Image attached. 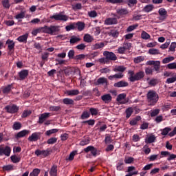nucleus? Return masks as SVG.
<instances>
[{
  "mask_svg": "<svg viewBox=\"0 0 176 176\" xmlns=\"http://www.w3.org/2000/svg\"><path fill=\"white\" fill-rule=\"evenodd\" d=\"M148 104L150 107L155 106L159 101V94L154 90H150L146 94Z\"/></svg>",
  "mask_w": 176,
  "mask_h": 176,
  "instance_id": "nucleus-1",
  "label": "nucleus"
},
{
  "mask_svg": "<svg viewBox=\"0 0 176 176\" xmlns=\"http://www.w3.org/2000/svg\"><path fill=\"white\" fill-rule=\"evenodd\" d=\"M44 34H50V35H56V32L60 31V26L51 25L50 27L45 25L43 26Z\"/></svg>",
  "mask_w": 176,
  "mask_h": 176,
  "instance_id": "nucleus-2",
  "label": "nucleus"
},
{
  "mask_svg": "<svg viewBox=\"0 0 176 176\" xmlns=\"http://www.w3.org/2000/svg\"><path fill=\"white\" fill-rule=\"evenodd\" d=\"M130 49H131V43H124L122 46L118 48L117 53H118V54H124L126 53V50H130Z\"/></svg>",
  "mask_w": 176,
  "mask_h": 176,
  "instance_id": "nucleus-3",
  "label": "nucleus"
},
{
  "mask_svg": "<svg viewBox=\"0 0 176 176\" xmlns=\"http://www.w3.org/2000/svg\"><path fill=\"white\" fill-rule=\"evenodd\" d=\"M52 20H56V21H67L68 16L63 14V13L55 14L50 16Z\"/></svg>",
  "mask_w": 176,
  "mask_h": 176,
  "instance_id": "nucleus-4",
  "label": "nucleus"
},
{
  "mask_svg": "<svg viewBox=\"0 0 176 176\" xmlns=\"http://www.w3.org/2000/svg\"><path fill=\"white\" fill-rule=\"evenodd\" d=\"M103 56L107 58L108 61H116V60H118V56L112 52L104 51Z\"/></svg>",
  "mask_w": 176,
  "mask_h": 176,
  "instance_id": "nucleus-5",
  "label": "nucleus"
},
{
  "mask_svg": "<svg viewBox=\"0 0 176 176\" xmlns=\"http://www.w3.org/2000/svg\"><path fill=\"white\" fill-rule=\"evenodd\" d=\"M5 109L8 113H17V112H19V107L14 104H11L7 105L5 107Z\"/></svg>",
  "mask_w": 176,
  "mask_h": 176,
  "instance_id": "nucleus-6",
  "label": "nucleus"
},
{
  "mask_svg": "<svg viewBox=\"0 0 176 176\" xmlns=\"http://www.w3.org/2000/svg\"><path fill=\"white\" fill-rule=\"evenodd\" d=\"M50 148H47L46 150L37 149L35 151L34 154L37 156H41V157H47V156L50 155Z\"/></svg>",
  "mask_w": 176,
  "mask_h": 176,
  "instance_id": "nucleus-7",
  "label": "nucleus"
},
{
  "mask_svg": "<svg viewBox=\"0 0 176 176\" xmlns=\"http://www.w3.org/2000/svg\"><path fill=\"white\" fill-rule=\"evenodd\" d=\"M10 152H12V149L10 147L6 146V147H3V146H0V156H10Z\"/></svg>",
  "mask_w": 176,
  "mask_h": 176,
  "instance_id": "nucleus-8",
  "label": "nucleus"
},
{
  "mask_svg": "<svg viewBox=\"0 0 176 176\" xmlns=\"http://www.w3.org/2000/svg\"><path fill=\"white\" fill-rule=\"evenodd\" d=\"M126 94L124 93L120 94L117 96L116 102L121 104H126L127 100H126Z\"/></svg>",
  "mask_w": 176,
  "mask_h": 176,
  "instance_id": "nucleus-9",
  "label": "nucleus"
},
{
  "mask_svg": "<svg viewBox=\"0 0 176 176\" xmlns=\"http://www.w3.org/2000/svg\"><path fill=\"white\" fill-rule=\"evenodd\" d=\"M144 76H145V73L143 71H140L134 75V77L132 78V82L141 80V79H143Z\"/></svg>",
  "mask_w": 176,
  "mask_h": 176,
  "instance_id": "nucleus-10",
  "label": "nucleus"
},
{
  "mask_svg": "<svg viewBox=\"0 0 176 176\" xmlns=\"http://www.w3.org/2000/svg\"><path fill=\"white\" fill-rule=\"evenodd\" d=\"M41 137V133L39 132H35L33 133L29 138L28 141H30V142H36V141H38Z\"/></svg>",
  "mask_w": 176,
  "mask_h": 176,
  "instance_id": "nucleus-11",
  "label": "nucleus"
},
{
  "mask_svg": "<svg viewBox=\"0 0 176 176\" xmlns=\"http://www.w3.org/2000/svg\"><path fill=\"white\" fill-rule=\"evenodd\" d=\"M105 25H114L118 24V19L117 18H107L104 20Z\"/></svg>",
  "mask_w": 176,
  "mask_h": 176,
  "instance_id": "nucleus-12",
  "label": "nucleus"
},
{
  "mask_svg": "<svg viewBox=\"0 0 176 176\" xmlns=\"http://www.w3.org/2000/svg\"><path fill=\"white\" fill-rule=\"evenodd\" d=\"M48 118H50V113H42L40 117L38 118V122L39 124H42L45 122L46 119H48Z\"/></svg>",
  "mask_w": 176,
  "mask_h": 176,
  "instance_id": "nucleus-13",
  "label": "nucleus"
},
{
  "mask_svg": "<svg viewBox=\"0 0 176 176\" xmlns=\"http://www.w3.org/2000/svg\"><path fill=\"white\" fill-rule=\"evenodd\" d=\"M158 13L161 17H160V20L164 21L167 19V10L164 8H160L158 10Z\"/></svg>",
  "mask_w": 176,
  "mask_h": 176,
  "instance_id": "nucleus-14",
  "label": "nucleus"
},
{
  "mask_svg": "<svg viewBox=\"0 0 176 176\" xmlns=\"http://www.w3.org/2000/svg\"><path fill=\"white\" fill-rule=\"evenodd\" d=\"M116 13L121 17H124V16H127L129 10L126 8H119L117 9Z\"/></svg>",
  "mask_w": 176,
  "mask_h": 176,
  "instance_id": "nucleus-15",
  "label": "nucleus"
},
{
  "mask_svg": "<svg viewBox=\"0 0 176 176\" xmlns=\"http://www.w3.org/2000/svg\"><path fill=\"white\" fill-rule=\"evenodd\" d=\"M101 100H103L105 104H109V102L112 101V96L109 94H104L101 96Z\"/></svg>",
  "mask_w": 176,
  "mask_h": 176,
  "instance_id": "nucleus-16",
  "label": "nucleus"
},
{
  "mask_svg": "<svg viewBox=\"0 0 176 176\" xmlns=\"http://www.w3.org/2000/svg\"><path fill=\"white\" fill-rule=\"evenodd\" d=\"M6 45H8V49L10 52L14 50V46H16V43L13 40L8 39L6 41Z\"/></svg>",
  "mask_w": 176,
  "mask_h": 176,
  "instance_id": "nucleus-17",
  "label": "nucleus"
},
{
  "mask_svg": "<svg viewBox=\"0 0 176 176\" xmlns=\"http://www.w3.org/2000/svg\"><path fill=\"white\" fill-rule=\"evenodd\" d=\"M129 82L124 80H121L114 83V87H127Z\"/></svg>",
  "mask_w": 176,
  "mask_h": 176,
  "instance_id": "nucleus-18",
  "label": "nucleus"
},
{
  "mask_svg": "<svg viewBox=\"0 0 176 176\" xmlns=\"http://www.w3.org/2000/svg\"><path fill=\"white\" fill-rule=\"evenodd\" d=\"M28 134H30V131L23 130L16 134V138H22V137H25Z\"/></svg>",
  "mask_w": 176,
  "mask_h": 176,
  "instance_id": "nucleus-19",
  "label": "nucleus"
},
{
  "mask_svg": "<svg viewBox=\"0 0 176 176\" xmlns=\"http://www.w3.org/2000/svg\"><path fill=\"white\" fill-rule=\"evenodd\" d=\"M21 80H24L28 76V70H22L19 73Z\"/></svg>",
  "mask_w": 176,
  "mask_h": 176,
  "instance_id": "nucleus-20",
  "label": "nucleus"
},
{
  "mask_svg": "<svg viewBox=\"0 0 176 176\" xmlns=\"http://www.w3.org/2000/svg\"><path fill=\"white\" fill-rule=\"evenodd\" d=\"M153 9H155V6H153V4H148L144 6L143 11L146 13H149V12H152Z\"/></svg>",
  "mask_w": 176,
  "mask_h": 176,
  "instance_id": "nucleus-21",
  "label": "nucleus"
},
{
  "mask_svg": "<svg viewBox=\"0 0 176 176\" xmlns=\"http://www.w3.org/2000/svg\"><path fill=\"white\" fill-rule=\"evenodd\" d=\"M104 46H105V44L104 43H97L92 45V49H94V50H97L98 49H102Z\"/></svg>",
  "mask_w": 176,
  "mask_h": 176,
  "instance_id": "nucleus-22",
  "label": "nucleus"
},
{
  "mask_svg": "<svg viewBox=\"0 0 176 176\" xmlns=\"http://www.w3.org/2000/svg\"><path fill=\"white\" fill-rule=\"evenodd\" d=\"M76 24V28L78 30V31H83L85 30V23L78 21L75 23Z\"/></svg>",
  "mask_w": 176,
  "mask_h": 176,
  "instance_id": "nucleus-23",
  "label": "nucleus"
},
{
  "mask_svg": "<svg viewBox=\"0 0 176 176\" xmlns=\"http://www.w3.org/2000/svg\"><path fill=\"white\" fill-rule=\"evenodd\" d=\"M78 42H80V37L79 36H72L70 38V43L74 45V43H78Z\"/></svg>",
  "mask_w": 176,
  "mask_h": 176,
  "instance_id": "nucleus-24",
  "label": "nucleus"
},
{
  "mask_svg": "<svg viewBox=\"0 0 176 176\" xmlns=\"http://www.w3.org/2000/svg\"><path fill=\"white\" fill-rule=\"evenodd\" d=\"M94 41V38L90 34H87L84 36V42H87V43H90Z\"/></svg>",
  "mask_w": 176,
  "mask_h": 176,
  "instance_id": "nucleus-25",
  "label": "nucleus"
},
{
  "mask_svg": "<svg viewBox=\"0 0 176 176\" xmlns=\"http://www.w3.org/2000/svg\"><path fill=\"white\" fill-rule=\"evenodd\" d=\"M50 176H57V166L54 165L52 166L50 170Z\"/></svg>",
  "mask_w": 176,
  "mask_h": 176,
  "instance_id": "nucleus-26",
  "label": "nucleus"
},
{
  "mask_svg": "<svg viewBox=\"0 0 176 176\" xmlns=\"http://www.w3.org/2000/svg\"><path fill=\"white\" fill-rule=\"evenodd\" d=\"M65 94H67V96H78V94H79V90L78 89L68 90L66 91Z\"/></svg>",
  "mask_w": 176,
  "mask_h": 176,
  "instance_id": "nucleus-27",
  "label": "nucleus"
},
{
  "mask_svg": "<svg viewBox=\"0 0 176 176\" xmlns=\"http://www.w3.org/2000/svg\"><path fill=\"white\" fill-rule=\"evenodd\" d=\"M175 60V57L174 56H168L166 58H164L162 60V64H168V63H171V61H174Z\"/></svg>",
  "mask_w": 176,
  "mask_h": 176,
  "instance_id": "nucleus-28",
  "label": "nucleus"
},
{
  "mask_svg": "<svg viewBox=\"0 0 176 176\" xmlns=\"http://www.w3.org/2000/svg\"><path fill=\"white\" fill-rule=\"evenodd\" d=\"M126 70V67L124 66H116L113 69L114 72H121L123 74Z\"/></svg>",
  "mask_w": 176,
  "mask_h": 176,
  "instance_id": "nucleus-29",
  "label": "nucleus"
},
{
  "mask_svg": "<svg viewBox=\"0 0 176 176\" xmlns=\"http://www.w3.org/2000/svg\"><path fill=\"white\" fill-rule=\"evenodd\" d=\"M41 32H44L45 33L43 27H41V28L34 30L32 32V35H34V36H36V35H38V34H40Z\"/></svg>",
  "mask_w": 176,
  "mask_h": 176,
  "instance_id": "nucleus-30",
  "label": "nucleus"
},
{
  "mask_svg": "<svg viewBox=\"0 0 176 176\" xmlns=\"http://www.w3.org/2000/svg\"><path fill=\"white\" fill-rule=\"evenodd\" d=\"M141 38L144 41H148V39H151V35L143 30L141 34Z\"/></svg>",
  "mask_w": 176,
  "mask_h": 176,
  "instance_id": "nucleus-31",
  "label": "nucleus"
},
{
  "mask_svg": "<svg viewBox=\"0 0 176 176\" xmlns=\"http://www.w3.org/2000/svg\"><path fill=\"white\" fill-rule=\"evenodd\" d=\"M63 104L65 105H74V100L68 98H65L63 100Z\"/></svg>",
  "mask_w": 176,
  "mask_h": 176,
  "instance_id": "nucleus-32",
  "label": "nucleus"
},
{
  "mask_svg": "<svg viewBox=\"0 0 176 176\" xmlns=\"http://www.w3.org/2000/svg\"><path fill=\"white\" fill-rule=\"evenodd\" d=\"M27 39H28V34H23L17 38L19 42H27Z\"/></svg>",
  "mask_w": 176,
  "mask_h": 176,
  "instance_id": "nucleus-33",
  "label": "nucleus"
},
{
  "mask_svg": "<svg viewBox=\"0 0 176 176\" xmlns=\"http://www.w3.org/2000/svg\"><path fill=\"white\" fill-rule=\"evenodd\" d=\"M144 60H145V57L137 56V57L134 58L133 63H135V64H140V63H142V61H144Z\"/></svg>",
  "mask_w": 176,
  "mask_h": 176,
  "instance_id": "nucleus-34",
  "label": "nucleus"
},
{
  "mask_svg": "<svg viewBox=\"0 0 176 176\" xmlns=\"http://www.w3.org/2000/svg\"><path fill=\"white\" fill-rule=\"evenodd\" d=\"M153 65L155 71H156L157 73L160 72V61L156 60Z\"/></svg>",
  "mask_w": 176,
  "mask_h": 176,
  "instance_id": "nucleus-35",
  "label": "nucleus"
},
{
  "mask_svg": "<svg viewBox=\"0 0 176 176\" xmlns=\"http://www.w3.org/2000/svg\"><path fill=\"white\" fill-rule=\"evenodd\" d=\"M156 140V137L155 135H150L145 140V142L146 144H152Z\"/></svg>",
  "mask_w": 176,
  "mask_h": 176,
  "instance_id": "nucleus-36",
  "label": "nucleus"
},
{
  "mask_svg": "<svg viewBox=\"0 0 176 176\" xmlns=\"http://www.w3.org/2000/svg\"><path fill=\"white\" fill-rule=\"evenodd\" d=\"M10 159L12 163H19L20 160H21V158L17 155H12Z\"/></svg>",
  "mask_w": 176,
  "mask_h": 176,
  "instance_id": "nucleus-37",
  "label": "nucleus"
},
{
  "mask_svg": "<svg viewBox=\"0 0 176 176\" xmlns=\"http://www.w3.org/2000/svg\"><path fill=\"white\" fill-rule=\"evenodd\" d=\"M107 2H109V3H124L126 2V0H106Z\"/></svg>",
  "mask_w": 176,
  "mask_h": 176,
  "instance_id": "nucleus-38",
  "label": "nucleus"
},
{
  "mask_svg": "<svg viewBox=\"0 0 176 176\" xmlns=\"http://www.w3.org/2000/svg\"><path fill=\"white\" fill-rule=\"evenodd\" d=\"M104 83H108V80H107V78L104 77H100L97 80L98 85H104Z\"/></svg>",
  "mask_w": 176,
  "mask_h": 176,
  "instance_id": "nucleus-39",
  "label": "nucleus"
},
{
  "mask_svg": "<svg viewBox=\"0 0 176 176\" xmlns=\"http://www.w3.org/2000/svg\"><path fill=\"white\" fill-rule=\"evenodd\" d=\"M50 111H51L52 112H58V111H61V107L51 106V107H50Z\"/></svg>",
  "mask_w": 176,
  "mask_h": 176,
  "instance_id": "nucleus-40",
  "label": "nucleus"
},
{
  "mask_svg": "<svg viewBox=\"0 0 176 176\" xmlns=\"http://www.w3.org/2000/svg\"><path fill=\"white\" fill-rule=\"evenodd\" d=\"M58 131V129H53L51 130H48L45 132V135H47L48 137H50L52 134H54Z\"/></svg>",
  "mask_w": 176,
  "mask_h": 176,
  "instance_id": "nucleus-41",
  "label": "nucleus"
},
{
  "mask_svg": "<svg viewBox=\"0 0 176 176\" xmlns=\"http://www.w3.org/2000/svg\"><path fill=\"white\" fill-rule=\"evenodd\" d=\"M148 53L153 55L160 54V51L156 48H151L148 50Z\"/></svg>",
  "mask_w": 176,
  "mask_h": 176,
  "instance_id": "nucleus-42",
  "label": "nucleus"
},
{
  "mask_svg": "<svg viewBox=\"0 0 176 176\" xmlns=\"http://www.w3.org/2000/svg\"><path fill=\"white\" fill-rule=\"evenodd\" d=\"M157 83H159V80L156 79V78H153L151 79L148 82V84L150 86H156V85H157Z\"/></svg>",
  "mask_w": 176,
  "mask_h": 176,
  "instance_id": "nucleus-43",
  "label": "nucleus"
},
{
  "mask_svg": "<svg viewBox=\"0 0 176 176\" xmlns=\"http://www.w3.org/2000/svg\"><path fill=\"white\" fill-rule=\"evenodd\" d=\"M141 119V117L138 116L135 118L131 120L130 121V124L131 126H135V124H137V123H138L139 120Z\"/></svg>",
  "mask_w": 176,
  "mask_h": 176,
  "instance_id": "nucleus-44",
  "label": "nucleus"
},
{
  "mask_svg": "<svg viewBox=\"0 0 176 176\" xmlns=\"http://www.w3.org/2000/svg\"><path fill=\"white\" fill-rule=\"evenodd\" d=\"M41 173L39 168H34L32 173H30V176H38Z\"/></svg>",
  "mask_w": 176,
  "mask_h": 176,
  "instance_id": "nucleus-45",
  "label": "nucleus"
},
{
  "mask_svg": "<svg viewBox=\"0 0 176 176\" xmlns=\"http://www.w3.org/2000/svg\"><path fill=\"white\" fill-rule=\"evenodd\" d=\"M133 112H134V111L133 110V107H129L128 109H126V118H130V116H131V115H133Z\"/></svg>",
  "mask_w": 176,
  "mask_h": 176,
  "instance_id": "nucleus-46",
  "label": "nucleus"
},
{
  "mask_svg": "<svg viewBox=\"0 0 176 176\" xmlns=\"http://www.w3.org/2000/svg\"><path fill=\"white\" fill-rule=\"evenodd\" d=\"M76 155V151H72L70 154L68 158H66V160L69 162H72L74 160L75 156Z\"/></svg>",
  "mask_w": 176,
  "mask_h": 176,
  "instance_id": "nucleus-47",
  "label": "nucleus"
},
{
  "mask_svg": "<svg viewBox=\"0 0 176 176\" xmlns=\"http://www.w3.org/2000/svg\"><path fill=\"white\" fill-rule=\"evenodd\" d=\"M13 130H20L21 129V123L15 122L12 126Z\"/></svg>",
  "mask_w": 176,
  "mask_h": 176,
  "instance_id": "nucleus-48",
  "label": "nucleus"
},
{
  "mask_svg": "<svg viewBox=\"0 0 176 176\" xmlns=\"http://www.w3.org/2000/svg\"><path fill=\"white\" fill-rule=\"evenodd\" d=\"M11 90H12V85H9L3 89V93L4 94H8L10 93Z\"/></svg>",
  "mask_w": 176,
  "mask_h": 176,
  "instance_id": "nucleus-49",
  "label": "nucleus"
},
{
  "mask_svg": "<svg viewBox=\"0 0 176 176\" xmlns=\"http://www.w3.org/2000/svg\"><path fill=\"white\" fill-rule=\"evenodd\" d=\"M159 113H160V109H155L153 111H151V116L152 118L155 117V116H157V115H159Z\"/></svg>",
  "mask_w": 176,
  "mask_h": 176,
  "instance_id": "nucleus-50",
  "label": "nucleus"
},
{
  "mask_svg": "<svg viewBox=\"0 0 176 176\" xmlns=\"http://www.w3.org/2000/svg\"><path fill=\"white\" fill-rule=\"evenodd\" d=\"M24 17H25V12H21L19 14H18L15 16V19H16V20H20L21 19H24Z\"/></svg>",
  "mask_w": 176,
  "mask_h": 176,
  "instance_id": "nucleus-51",
  "label": "nucleus"
},
{
  "mask_svg": "<svg viewBox=\"0 0 176 176\" xmlns=\"http://www.w3.org/2000/svg\"><path fill=\"white\" fill-rule=\"evenodd\" d=\"M57 142V138H51L47 140V143L49 145H53V144H56Z\"/></svg>",
  "mask_w": 176,
  "mask_h": 176,
  "instance_id": "nucleus-52",
  "label": "nucleus"
},
{
  "mask_svg": "<svg viewBox=\"0 0 176 176\" xmlns=\"http://www.w3.org/2000/svg\"><path fill=\"white\" fill-rule=\"evenodd\" d=\"M75 28H76V25L75 23L65 27L66 31H71V30H75Z\"/></svg>",
  "mask_w": 176,
  "mask_h": 176,
  "instance_id": "nucleus-53",
  "label": "nucleus"
},
{
  "mask_svg": "<svg viewBox=\"0 0 176 176\" xmlns=\"http://www.w3.org/2000/svg\"><path fill=\"white\" fill-rule=\"evenodd\" d=\"M174 82H176V76L174 75L172 78H168L166 79V83H168V85H170V83H174Z\"/></svg>",
  "mask_w": 176,
  "mask_h": 176,
  "instance_id": "nucleus-54",
  "label": "nucleus"
},
{
  "mask_svg": "<svg viewBox=\"0 0 176 176\" xmlns=\"http://www.w3.org/2000/svg\"><path fill=\"white\" fill-rule=\"evenodd\" d=\"M88 16L92 19H94L95 17H97L98 14H97V12H96L95 10H92V11L88 12Z\"/></svg>",
  "mask_w": 176,
  "mask_h": 176,
  "instance_id": "nucleus-55",
  "label": "nucleus"
},
{
  "mask_svg": "<svg viewBox=\"0 0 176 176\" xmlns=\"http://www.w3.org/2000/svg\"><path fill=\"white\" fill-rule=\"evenodd\" d=\"M2 5L6 9H9L10 8V3H9V0H3Z\"/></svg>",
  "mask_w": 176,
  "mask_h": 176,
  "instance_id": "nucleus-56",
  "label": "nucleus"
},
{
  "mask_svg": "<svg viewBox=\"0 0 176 176\" xmlns=\"http://www.w3.org/2000/svg\"><path fill=\"white\" fill-rule=\"evenodd\" d=\"M170 131L171 129L170 127H166L162 130L161 134L162 135H167V134H168V133H170Z\"/></svg>",
  "mask_w": 176,
  "mask_h": 176,
  "instance_id": "nucleus-57",
  "label": "nucleus"
},
{
  "mask_svg": "<svg viewBox=\"0 0 176 176\" xmlns=\"http://www.w3.org/2000/svg\"><path fill=\"white\" fill-rule=\"evenodd\" d=\"M166 68L168 69H176V63H171L167 65Z\"/></svg>",
  "mask_w": 176,
  "mask_h": 176,
  "instance_id": "nucleus-58",
  "label": "nucleus"
},
{
  "mask_svg": "<svg viewBox=\"0 0 176 176\" xmlns=\"http://www.w3.org/2000/svg\"><path fill=\"white\" fill-rule=\"evenodd\" d=\"M31 113V110H25L21 115V118H27V116H30Z\"/></svg>",
  "mask_w": 176,
  "mask_h": 176,
  "instance_id": "nucleus-59",
  "label": "nucleus"
},
{
  "mask_svg": "<svg viewBox=\"0 0 176 176\" xmlns=\"http://www.w3.org/2000/svg\"><path fill=\"white\" fill-rule=\"evenodd\" d=\"M145 73L146 75H153V69L151 67H146Z\"/></svg>",
  "mask_w": 176,
  "mask_h": 176,
  "instance_id": "nucleus-60",
  "label": "nucleus"
},
{
  "mask_svg": "<svg viewBox=\"0 0 176 176\" xmlns=\"http://www.w3.org/2000/svg\"><path fill=\"white\" fill-rule=\"evenodd\" d=\"M138 27V25H132L127 28L126 32H131V31H134L135 28Z\"/></svg>",
  "mask_w": 176,
  "mask_h": 176,
  "instance_id": "nucleus-61",
  "label": "nucleus"
},
{
  "mask_svg": "<svg viewBox=\"0 0 176 176\" xmlns=\"http://www.w3.org/2000/svg\"><path fill=\"white\" fill-rule=\"evenodd\" d=\"M141 140V138L140 137V135H138V134H134L132 137V141L133 142H138V141H140Z\"/></svg>",
  "mask_w": 176,
  "mask_h": 176,
  "instance_id": "nucleus-62",
  "label": "nucleus"
},
{
  "mask_svg": "<svg viewBox=\"0 0 176 176\" xmlns=\"http://www.w3.org/2000/svg\"><path fill=\"white\" fill-rule=\"evenodd\" d=\"M98 61L100 63V64H108L109 61L107 60V57L104 56V58H100L98 59Z\"/></svg>",
  "mask_w": 176,
  "mask_h": 176,
  "instance_id": "nucleus-63",
  "label": "nucleus"
},
{
  "mask_svg": "<svg viewBox=\"0 0 176 176\" xmlns=\"http://www.w3.org/2000/svg\"><path fill=\"white\" fill-rule=\"evenodd\" d=\"M175 48H176V43L173 42L170 45L168 52H175Z\"/></svg>",
  "mask_w": 176,
  "mask_h": 176,
  "instance_id": "nucleus-64",
  "label": "nucleus"
}]
</instances>
